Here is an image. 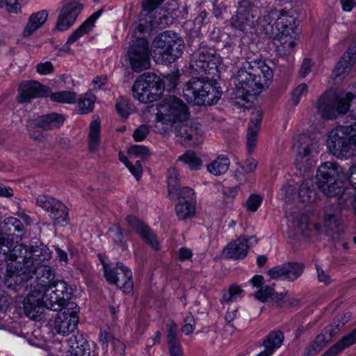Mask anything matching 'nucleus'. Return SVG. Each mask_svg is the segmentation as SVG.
Listing matches in <instances>:
<instances>
[{
	"label": "nucleus",
	"instance_id": "nucleus-15",
	"mask_svg": "<svg viewBox=\"0 0 356 356\" xmlns=\"http://www.w3.org/2000/svg\"><path fill=\"white\" fill-rule=\"evenodd\" d=\"M174 133L177 140L183 145L195 146L202 141V127L192 120L177 122L174 125Z\"/></svg>",
	"mask_w": 356,
	"mask_h": 356
},
{
	"label": "nucleus",
	"instance_id": "nucleus-55",
	"mask_svg": "<svg viewBox=\"0 0 356 356\" xmlns=\"http://www.w3.org/2000/svg\"><path fill=\"white\" fill-rule=\"evenodd\" d=\"M258 132L257 127L248 129L247 148L249 153H252L257 146Z\"/></svg>",
	"mask_w": 356,
	"mask_h": 356
},
{
	"label": "nucleus",
	"instance_id": "nucleus-43",
	"mask_svg": "<svg viewBox=\"0 0 356 356\" xmlns=\"http://www.w3.org/2000/svg\"><path fill=\"white\" fill-rule=\"evenodd\" d=\"M178 161H183L193 170H200L202 163V160L197 156L195 153L192 150L186 151L183 155L179 157Z\"/></svg>",
	"mask_w": 356,
	"mask_h": 356
},
{
	"label": "nucleus",
	"instance_id": "nucleus-56",
	"mask_svg": "<svg viewBox=\"0 0 356 356\" xmlns=\"http://www.w3.org/2000/svg\"><path fill=\"white\" fill-rule=\"evenodd\" d=\"M243 292L240 286L232 285L227 291L222 293V300L224 302H232L237 298V296Z\"/></svg>",
	"mask_w": 356,
	"mask_h": 356
},
{
	"label": "nucleus",
	"instance_id": "nucleus-16",
	"mask_svg": "<svg viewBox=\"0 0 356 356\" xmlns=\"http://www.w3.org/2000/svg\"><path fill=\"white\" fill-rule=\"evenodd\" d=\"M79 306L74 302H70L60 312L56 318L54 330L63 335H68L76 328L79 323Z\"/></svg>",
	"mask_w": 356,
	"mask_h": 356
},
{
	"label": "nucleus",
	"instance_id": "nucleus-53",
	"mask_svg": "<svg viewBox=\"0 0 356 356\" xmlns=\"http://www.w3.org/2000/svg\"><path fill=\"white\" fill-rule=\"evenodd\" d=\"M129 154V155L143 159L149 156L151 152L146 146L135 145L130 147Z\"/></svg>",
	"mask_w": 356,
	"mask_h": 356
},
{
	"label": "nucleus",
	"instance_id": "nucleus-1",
	"mask_svg": "<svg viewBox=\"0 0 356 356\" xmlns=\"http://www.w3.org/2000/svg\"><path fill=\"white\" fill-rule=\"evenodd\" d=\"M221 58L215 49L200 44L192 54L190 62L193 77L183 88V95L193 105H213L222 95V90L215 79L218 76Z\"/></svg>",
	"mask_w": 356,
	"mask_h": 356
},
{
	"label": "nucleus",
	"instance_id": "nucleus-2",
	"mask_svg": "<svg viewBox=\"0 0 356 356\" xmlns=\"http://www.w3.org/2000/svg\"><path fill=\"white\" fill-rule=\"evenodd\" d=\"M348 174L337 163L325 162L318 168L316 184L327 197H338L339 204L352 209L356 216V196L351 195V188L343 187V181L348 180Z\"/></svg>",
	"mask_w": 356,
	"mask_h": 356
},
{
	"label": "nucleus",
	"instance_id": "nucleus-35",
	"mask_svg": "<svg viewBox=\"0 0 356 356\" xmlns=\"http://www.w3.org/2000/svg\"><path fill=\"white\" fill-rule=\"evenodd\" d=\"M103 10H98L90 16L78 29H76L70 35L69 42H76L81 37L89 33L92 29L95 22L102 15Z\"/></svg>",
	"mask_w": 356,
	"mask_h": 356
},
{
	"label": "nucleus",
	"instance_id": "nucleus-13",
	"mask_svg": "<svg viewBox=\"0 0 356 356\" xmlns=\"http://www.w3.org/2000/svg\"><path fill=\"white\" fill-rule=\"evenodd\" d=\"M260 13L259 8L250 0H241L238 2L236 14L231 18V25L242 31L251 29Z\"/></svg>",
	"mask_w": 356,
	"mask_h": 356
},
{
	"label": "nucleus",
	"instance_id": "nucleus-45",
	"mask_svg": "<svg viewBox=\"0 0 356 356\" xmlns=\"http://www.w3.org/2000/svg\"><path fill=\"white\" fill-rule=\"evenodd\" d=\"M167 183L169 193H177L179 191L181 187L179 173L177 170L174 167H170L168 170Z\"/></svg>",
	"mask_w": 356,
	"mask_h": 356
},
{
	"label": "nucleus",
	"instance_id": "nucleus-5",
	"mask_svg": "<svg viewBox=\"0 0 356 356\" xmlns=\"http://www.w3.org/2000/svg\"><path fill=\"white\" fill-rule=\"evenodd\" d=\"M183 40L178 34L170 31L158 35L152 43V57L159 64L175 62L183 52Z\"/></svg>",
	"mask_w": 356,
	"mask_h": 356
},
{
	"label": "nucleus",
	"instance_id": "nucleus-30",
	"mask_svg": "<svg viewBox=\"0 0 356 356\" xmlns=\"http://www.w3.org/2000/svg\"><path fill=\"white\" fill-rule=\"evenodd\" d=\"M39 127L44 131H49L60 128L65 120L63 114L51 113L39 115L35 118Z\"/></svg>",
	"mask_w": 356,
	"mask_h": 356
},
{
	"label": "nucleus",
	"instance_id": "nucleus-9",
	"mask_svg": "<svg viewBox=\"0 0 356 356\" xmlns=\"http://www.w3.org/2000/svg\"><path fill=\"white\" fill-rule=\"evenodd\" d=\"M40 291L42 300L47 309L61 312L70 303L73 290L64 280H56Z\"/></svg>",
	"mask_w": 356,
	"mask_h": 356
},
{
	"label": "nucleus",
	"instance_id": "nucleus-21",
	"mask_svg": "<svg viewBox=\"0 0 356 356\" xmlns=\"http://www.w3.org/2000/svg\"><path fill=\"white\" fill-rule=\"evenodd\" d=\"M18 92L17 102L24 104L29 102L33 98L47 97L50 90L38 81H24L19 84Z\"/></svg>",
	"mask_w": 356,
	"mask_h": 356
},
{
	"label": "nucleus",
	"instance_id": "nucleus-40",
	"mask_svg": "<svg viewBox=\"0 0 356 356\" xmlns=\"http://www.w3.org/2000/svg\"><path fill=\"white\" fill-rule=\"evenodd\" d=\"M15 246L13 235L0 232V261H7L8 252Z\"/></svg>",
	"mask_w": 356,
	"mask_h": 356
},
{
	"label": "nucleus",
	"instance_id": "nucleus-26",
	"mask_svg": "<svg viewBox=\"0 0 356 356\" xmlns=\"http://www.w3.org/2000/svg\"><path fill=\"white\" fill-rule=\"evenodd\" d=\"M323 221L325 234L332 240H337L343 232V227L338 217L337 209L332 206L327 207L324 212Z\"/></svg>",
	"mask_w": 356,
	"mask_h": 356
},
{
	"label": "nucleus",
	"instance_id": "nucleus-4",
	"mask_svg": "<svg viewBox=\"0 0 356 356\" xmlns=\"http://www.w3.org/2000/svg\"><path fill=\"white\" fill-rule=\"evenodd\" d=\"M29 259V250L22 243L16 244L8 252L4 284L13 290L19 289L23 281H27L29 275L26 262Z\"/></svg>",
	"mask_w": 356,
	"mask_h": 356
},
{
	"label": "nucleus",
	"instance_id": "nucleus-12",
	"mask_svg": "<svg viewBox=\"0 0 356 356\" xmlns=\"http://www.w3.org/2000/svg\"><path fill=\"white\" fill-rule=\"evenodd\" d=\"M130 67L134 72H140L150 67L149 44L145 38L131 40L127 51Z\"/></svg>",
	"mask_w": 356,
	"mask_h": 356
},
{
	"label": "nucleus",
	"instance_id": "nucleus-59",
	"mask_svg": "<svg viewBox=\"0 0 356 356\" xmlns=\"http://www.w3.org/2000/svg\"><path fill=\"white\" fill-rule=\"evenodd\" d=\"M274 284L272 286H262L255 293V297L261 302H266L268 298L274 295Z\"/></svg>",
	"mask_w": 356,
	"mask_h": 356
},
{
	"label": "nucleus",
	"instance_id": "nucleus-46",
	"mask_svg": "<svg viewBox=\"0 0 356 356\" xmlns=\"http://www.w3.org/2000/svg\"><path fill=\"white\" fill-rule=\"evenodd\" d=\"M115 108L122 118H127L134 111V105L126 97H120L117 99Z\"/></svg>",
	"mask_w": 356,
	"mask_h": 356
},
{
	"label": "nucleus",
	"instance_id": "nucleus-11",
	"mask_svg": "<svg viewBox=\"0 0 356 356\" xmlns=\"http://www.w3.org/2000/svg\"><path fill=\"white\" fill-rule=\"evenodd\" d=\"M245 71L249 73L248 69H244V62L242 66L238 70L237 73L234 75L235 91L232 95V99L235 105L240 107L244 106L245 103L250 102V96H255L259 95L262 88L257 81L255 77H247L245 81H241V71Z\"/></svg>",
	"mask_w": 356,
	"mask_h": 356
},
{
	"label": "nucleus",
	"instance_id": "nucleus-63",
	"mask_svg": "<svg viewBox=\"0 0 356 356\" xmlns=\"http://www.w3.org/2000/svg\"><path fill=\"white\" fill-rule=\"evenodd\" d=\"M149 128L146 124H141L135 129L133 134V138L135 141H143L149 134Z\"/></svg>",
	"mask_w": 356,
	"mask_h": 356
},
{
	"label": "nucleus",
	"instance_id": "nucleus-8",
	"mask_svg": "<svg viewBox=\"0 0 356 356\" xmlns=\"http://www.w3.org/2000/svg\"><path fill=\"white\" fill-rule=\"evenodd\" d=\"M134 97L141 103L157 101L163 93L160 77L154 73L139 76L131 87Z\"/></svg>",
	"mask_w": 356,
	"mask_h": 356
},
{
	"label": "nucleus",
	"instance_id": "nucleus-7",
	"mask_svg": "<svg viewBox=\"0 0 356 356\" xmlns=\"http://www.w3.org/2000/svg\"><path fill=\"white\" fill-rule=\"evenodd\" d=\"M327 146L329 151L338 158L350 156L352 146L356 147V122L333 129L327 140Z\"/></svg>",
	"mask_w": 356,
	"mask_h": 356
},
{
	"label": "nucleus",
	"instance_id": "nucleus-38",
	"mask_svg": "<svg viewBox=\"0 0 356 356\" xmlns=\"http://www.w3.org/2000/svg\"><path fill=\"white\" fill-rule=\"evenodd\" d=\"M229 159L225 155H219L207 165V170L212 175L220 176L225 174L229 169Z\"/></svg>",
	"mask_w": 356,
	"mask_h": 356
},
{
	"label": "nucleus",
	"instance_id": "nucleus-10",
	"mask_svg": "<svg viewBox=\"0 0 356 356\" xmlns=\"http://www.w3.org/2000/svg\"><path fill=\"white\" fill-rule=\"evenodd\" d=\"M244 62V69L249 71H241V81H245L247 77H255L257 81L262 89L267 88L273 77V70L266 65V62L261 60L259 55L248 53L246 54Z\"/></svg>",
	"mask_w": 356,
	"mask_h": 356
},
{
	"label": "nucleus",
	"instance_id": "nucleus-3",
	"mask_svg": "<svg viewBox=\"0 0 356 356\" xmlns=\"http://www.w3.org/2000/svg\"><path fill=\"white\" fill-rule=\"evenodd\" d=\"M296 19L284 10L276 9L268 11L255 19L254 29L259 33L273 39H282L294 33Z\"/></svg>",
	"mask_w": 356,
	"mask_h": 356
},
{
	"label": "nucleus",
	"instance_id": "nucleus-23",
	"mask_svg": "<svg viewBox=\"0 0 356 356\" xmlns=\"http://www.w3.org/2000/svg\"><path fill=\"white\" fill-rule=\"evenodd\" d=\"M300 145L298 148L295 163L299 170L308 171L314 165L312 152L316 144L311 143L309 137L303 135L300 137Z\"/></svg>",
	"mask_w": 356,
	"mask_h": 356
},
{
	"label": "nucleus",
	"instance_id": "nucleus-34",
	"mask_svg": "<svg viewBox=\"0 0 356 356\" xmlns=\"http://www.w3.org/2000/svg\"><path fill=\"white\" fill-rule=\"evenodd\" d=\"M356 343V328L350 333L343 336L338 342L331 346L321 356H335L345 348Z\"/></svg>",
	"mask_w": 356,
	"mask_h": 356
},
{
	"label": "nucleus",
	"instance_id": "nucleus-58",
	"mask_svg": "<svg viewBox=\"0 0 356 356\" xmlns=\"http://www.w3.org/2000/svg\"><path fill=\"white\" fill-rule=\"evenodd\" d=\"M308 91V86L305 83H300L291 92V99L293 104L297 106L300 100V98L305 95Z\"/></svg>",
	"mask_w": 356,
	"mask_h": 356
},
{
	"label": "nucleus",
	"instance_id": "nucleus-48",
	"mask_svg": "<svg viewBox=\"0 0 356 356\" xmlns=\"http://www.w3.org/2000/svg\"><path fill=\"white\" fill-rule=\"evenodd\" d=\"M50 97L52 101L60 103L72 104L76 99V95L74 92L65 90L51 93Z\"/></svg>",
	"mask_w": 356,
	"mask_h": 356
},
{
	"label": "nucleus",
	"instance_id": "nucleus-54",
	"mask_svg": "<svg viewBox=\"0 0 356 356\" xmlns=\"http://www.w3.org/2000/svg\"><path fill=\"white\" fill-rule=\"evenodd\" d=\"M168 344L180 342L177 337V325L173 321L166 324Z\"/></svg>",
	"mask_w": 356,
	"mask_h": 356
},
{
	"label": "nucleus",
	"instance_id": "nucleus-50",
	"mask_svg": "<svg viewBox=\"0 0 356 356\" xmlns=\"http://www.w3.org/2000/svg\"><path fill=\"white\" fill-rule=\"evenodd\" d=\"M109 232L112 234L114 243L118 245L124 247L127 243L126 237L129 235V232L128 231L123 232L122 228L118 225L110 229Z\"/></svg>",
	"mask_w": 356,
	"mask_h": 356
},
{
	"label": "nucleus",
	"instance_id": "nucleus-44",
	"mask_svg": "<svg viewBox=\"0 0 356 356\" xmlns=\"http://www.w3.org/2000/svg\"><path fill=\"white\" fill-rule=\"evenodd\" d=\"M24 225L20 220L15 217L6 218L2 223V232L13 235L15 232H21Z\"/></svg>",
	"mask_w": 356,
	"mask_h": 356
},
{
	"label": "nucleus",
	"instance_id": "nucleus-41",
	"mask_svg": "<svg viewBox=\"0 0 356 356\" xmlns=\"http://www.w3.org/2000/svg\"><path fill=\"white\" fill-rule=\"evenodd\" d=\"M100 121L94 120L90 125L89 149L92 152L97 149L99 145Z\"/></svg>",
	"mask_w": 356,
	"mask_h": 356
},
{
	"label": "nucleus",
	"instance_id": "nucleus-60",
	"mask_svg": "<svg viewBox=\"0 0 356 356\" xmlns=\"http://www.w3.org/2000/svg\"><path fill=\"white\" fill-rule=\"evenodd\" d=\"M179 202H195V192L189 187H183L179 188Z\"/></svg>",
	"mask_w": 356,
	"mask_h": 356
},
{
	"label": "nucleus",
	"instance_id": "nucleus-47",
	"mask_svg": "<svg viewBox=\"0 0 356 356\" xmlns=\"http://www.w3.org/2000/svg\"><path fill=\"white\" fill-rule=\"evenodd\" d=\"M95 97L92 94H86L78 102V111L81 114H87L92 111Z\"/></svg>",
	"mask_w": 356,
	"mask_h": 356
},
{
	"label": "nucleus",
	"instance_id": "nucleus-52",
	"mask_svg": "<svg viewBox=\"0 0 356 356\" xmlns=\"http://www.w3.org/2000/svg\"><path fill=\"white\" fill-rule=\"evenodd\" d=\"M179 75L176 74H168L163 79H161V88L163 90L165 88L168 91H172L175 89L178 81Z\"/></svg>",
	"mask_w": 356,
	"mask_h": 356
},
{
	"label": "nucleus",
	"instance_id": "nucleus-29",
	"mask_svg": "<svg viewBox=\"0 0 356 356\" xmlns=\"http://www.w3.org/2000/svg\"><path fill=\"white\" fill-rule=\"evenodd\" d=\"M159 15L160 16L155 17L154 20L151 19L150 16H149V20L140 19L136 29L140 33H143L147 32L154 24L159 26L161 28H165L172 23L173 17L166 11Z\"/></svg>",
	"mask_w": 356,
	"mask_h": 356
},
{
	"label": "nucleus",
	"instance_id": "nucleus-39",
	"mask_svg": "<svg viewBox=\"0 0 356 356\" xmlns=\"http://www.w3.org/2000/svg\"><path fill=\"white\" fill-rule=\"evenodd\" d=\"M298 196L301 202L311 203L316 200V192L312 180L304 181L299 187Z\"/></svg>",
	"mask_w": 356,
	"mask_h": 356
},
{
	"label": "nucleus",
	"instance_id": "nucleus-17",
	"mask_svg": "<svg viewBox=\"0 0 356 356\" xmlns=\"http://www.w3.org/2000/svg\"><path fill=\"white\" fill-rule=\"evenodd\" d=\"M159 111L164 118L175 123L183 122L189 116L186 105L175 96H170L161 105Z\"/></svg>",
	"mask_w": 356,
	"mask_h": 356
},
{
	"label": "nucleus",
	"instance_id": "nucleus-49",
	"mask_svg": "<svg viewBox=\"0 0 356 356\" xmlns=\"http://www.w3.org/2000/svg\"><path fill=\"white\" fill-rule=\"evenodd\" d=\"M10 306L9 298L6 295H0V329L7 328L6 312Z\"/></svg>",
	"mask_w": 356,
	"mask_h": 356
},
{
	"label": "nucleus",
	"instance_id": "nucleus-25",
	"mask_svg": "<svg viewBox=\"0 0 356 356\" xmlns=\"http://www.w3.org/2000/svg\"><path fill=\"white\" fill-rule=\"evenodd\" d=\"M51 258V252L43 243L31 245L29 250V259L26 262L29 274L37 270L39 266L46 264Z\"/></svg>",
	"mask_w": 356,
	"mask_h": 356
},
{
	"label": "nucleus",
	"instance_id": "nucleus-61",
	"mask_svg": "<svg viewBox=\"0 0 356 356\" xmlns=\"http://www.w3.org/2000/svg\"><path fill=\"white\" fill-rule=\"evenodd\" d=\"M0 6L5 7L7 11L10 13L21 12V6L17 0H0Z\"/></svg>",
	"mask_w": 356,
	"mask_h": 356
},
{
	"label": "nucleus",
	"instance_id": "nucleus-18",
	"mask_svg": "<svg viewBox=\"0 0 356 356\" xmlns=\"http://www.w3.org/2000/svg\"><path fill=\"white\" fill-rule=\"evenodd\" d=\"M29 275V277L27 281H23L22 284H19V288L21 286L28 288L29 285L30 289L41 291L42 289L56 282L54 280L55 276L53 270L47 264L39 266L37 270Z\"/></svg>",
	"mask_w": 356,
	"mask_h": 356
},
{
	"label": "nucleus",
	"instance_id": "nucleus-64",
	"mask_svg": "<svg viewBox=\"0 0 356 356\" xmlns=\"http://www.w3.org/2000/svg\"><path fill=\"white\" fill-rule=\"evenodd\" d=\"M125 165L131 173L136 177V179L138 181L140 180L143 173V168L140 164V161H137L135 164H132L131 162L127 161Z\"/></svg>",
	"mask_w": 356,
	"mask_h": 356
},
{
	"label": "nucleus",
	"instance_id": "nucleus-57",
	"mask_svg": "<svg viewBox=\"0 0 356 356\" xmlns=\"http://www.w3.org/2000/svg\"><path fill=\"white\" fill-rule=\"evenodd\" d=\"M296 42L290 38V40H284L277 47V51L280 56H286L289 55L293 50Z\"/></svg>",
	"mask_w": 356,
	"mask_h": 356
},
{
	"label": "nucleus",
	"instance_id": "nucleus-31",
	"mask_svg": "<svg viewBox=\"0 0 356 356\" xmlns=\"http://www.w3.org/2000/svg\"><path fill=\"white\" fill-rule=\"evenodd\" d=\"M284 337L280 330L270 331L263 341L265 350L260 353V356H270L275 350L280 348L283 343Z\"/></svg>",
	"mask_w": 356,
	"mask_h": 356
},
{
	"label": "nucleus",
	"instance_id": "nucleus-24",
	"mask_svg": "<svg viewBox=\"0 0 356 356\" xmlns=\"http://www.w3.org/2000/svg\"><path fill=\"white\" fill-rule=\"evenodd\" d=\"M83 9V5L78 1H71L65 5L58 15L56 29L64 31L72 26Z\"/></svg>",
	"mask_w": 356,
	"mask_h": 356
},
{
	"label": "nucleus",
	"instance_id": "nucleus-19",
	"mask_svg": "<svg viewBox=\"0 0 356 356\" xmlns=\"http://www.w3.org/2000/svg\"><path fill=\"white\" fill-rule=\"evenodd\" d=\"M40 296V291L30 289L23 302L26 316L36 321L45 319V311L47 309Z\"/></svg>",
	"mask_w": 356,
	"mask_h": 356
},
{
	"label": "nucleus",
	"instance_id": "nucleus-14",
	"mask_svg": "<svg viewBox=\"0 0 356 356\" xmlns=\"http://www.w3.org/2000/svg\"><path fill=\"white\" fill-rule=\"evenodd\" d=\"M37 204L49 213L54 225L65 226L70 222L67 207L60 200L47 195H40Z\"/></svg>",
	"mask_w": 356,
	"mask_h": 356
},
{
	"label": "nucleus",
	"instance_id": "nucleus-27",
	"mask_svg": "<svg viewBox=\"0 0 356 356\" xmlns=\"http://www.w3.org/2000/svg\"><path fill=\"white\" fill-rule=\"evenodd\" d=\"M126 220L129 226L136 231L146 243L155 250L159 248L156 235L147 225L134 216H128Z\"/></svg>",
	"mask_w": 356,
	"mask_h": 356
},
{
	"label": "nucleus",
	"instance_id": "nucleus-20",
	"mask_svg": "<svg viewBox=\"0 0 356 356\" xmlns=\"http://www.w3.org/2000/svg\"><path fill=\"white\" fill-rule=\"evenodd\" d=\"M305 268L300 262H287L269 269L268 274L273 280L293 282L302 275Z\"/></svg>",
	"mask_w": 356,
	"mask_h": 356
},
{
	"label": "nucleus",
	"instance_id": "nucleus-36",
	"mask_svg": "<svg viewBox=\"0 0 356 356\" xmlns=\"http://www.w3.org/2000/svg\"><path fill=\"white\" fill-rule=\"evenodd\" d=\"M333 74L336 78L338 76H342V79L351 78L356 74V63L347 58H341L334 69Z\"/></svg>",
	"mask_w": 356,
	"mask_h": 356
},
{
	"label": "nucleus",
	"instance_id": "nucleus-33",
	"mask_svg": "<svg viewBox=\"0 0 356 356\" xmlns=\"http://www.w3.org/2000/svg\"><path fill=\"white\" fill-rule=\"evenodd\" d=\"M116 268L120 270V273L118 277L119 282L115 283V285L120 288L124 293L131 291L133 290L134 283L131 270L121 262L116 264Z\"/></svg>",
	"mask_w": 356,
	"mask_h": 356
},
{
	"label": "nucleus",
	"instance_id": "nucleus-62",
	"mask_svg": "<svg viewBox=\"0 0 356 356\" xmlns=\"http://www.w3.org/2000/svg\"><path fill=\"white\" fill-rule=\"evenodd\" d=\"M104 273L105 278L108 283L115 284V283L119 282L118 277L120 273L116 272L115 268H112L107 265H104Z\"/></svg>",
	"mask_w": 356,
	"mask_h": 356
},
{
	"label": "nucleus",
	"instance_id": "nucleus-32",
	"mask_svg": "<svg viewBox=\"0 0 356 356\" xmlns=\"http://www.w3.org/2000/svg\"><path fill=\"white\" fill-rule=\"evenodd\" d=\"M48 17L47 10L40 11L31 14L23 31V37L29 38L36 30L40 29L46 22Z\"/></svg>",
	"mask_w": 356,
	"mask_h": 356
},
{
	"label": "nucleus",
	"instance_id": "nucleus-22",
	"mask_svg": "<svg viewBox=\"0 0 356 356\" xmlns=\"http://www.w3.org/2000/svg\"><path fill=\"white\" fill-rule=\"evenodd\" d=\"M254 239L257 243L255 236L241 235L236 240L228 243L223 249L222 254L227 259L239 260L244 259L250 248V241Z\"/></svg>",
	"mask_w": 356,
	"mask_h": 356
},
{
	"label": "nucleus",
	"instance_id": "nucleus-28",
	"mask_svg": "<svg viewBox=\"0 0 356 356\" xmlns=\"http://www.w3.org/2000/svg\"><path fill=\"white\" fill-rule=\"evenodd\" d=\"M66 356H90V348L83 334H72L67 339Z\"/></svg>",
	"mask_w": 356,
	"mask_h": 356
},
{
	"label": "nucleus",
	"instance_id": "nucleus-6",
	"mask_svg": "<svg viewBox=\"0 0 356 356\" xmlns=\"http://www.w3.org/2000/svg\"><path fill=\"white\" fill-rule=\"evenodd\" d=\"M354 97L351 92H325L318 100V113L323 118L334 119L337 114L344 115L350 111Z\"/></svg>",
	"mask_w": 356,
	"mask_h": 356
},
{
	"label": "nucleus",
	"instance_id": "nucleus-42",
	"mask_svg": "<svg viewBox=\"0 0 356 356\" xmlns=\"http://www.w3.org/2000/svg\"><path fill=\"white\" fill-rule=\"evenodd\" d=\"M195 203L192 202H179L176 206V213L181 220H186L195 214Z\"/></svg>",
	"mask_w": 356,
	"mask_h": 356
},
{
	"label": "nucleus",
	"instance_id": "nucleus-51",
	"mask_svg": "<svg viewBox=\"0 0 356 356\" xmlns=\"http://www.w3.org/2000/svg\"><path fill=\"white\" fill-rule=\"evenodd\" d=\"M38 124V121L34 118L29 120L26 126L29 136L34 140H40L43 136Z\"/></svg>",
	"mask_w": 356,
	"mask_h": 356
},
{
	"label": "nucleus",
	"instance_id": "nucleus-37",
	"mask_svg": "<svg viewBox=\"0 0 356 356\" xmlns=\"http://www.w3.org/2000/svg\"><path fill=\"white\" fill-rule=\"evenodd\" d=\"M332 333L328 337L323 333L316 336L315 339L306 347L304 356H314L321 351L323 348L331 340Z\"/></svg>",
	"mask_w": 356,
	"mask_h": 356
}]
</instances>
